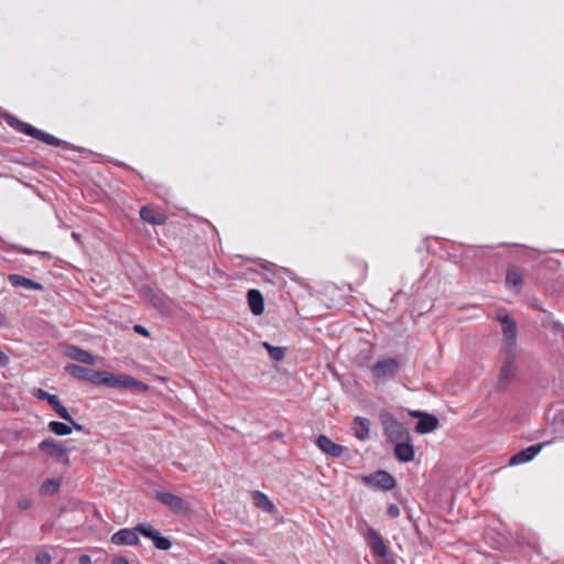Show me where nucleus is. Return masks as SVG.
<instances>
[{"label":"nucleus","mask_w":564,"mask_h":564,"mask_svg":"<svg viewBox=\"0 0 564 564\" xmlns=\"http://www.w3.org/2000/svg\"><path fill=\"white\" fill-rule=\"evenodd\" d=\"M257 263L264 270H270L272 267H274L273 263L267 261V260H263V259H259L257 261Z\"/></svg>","instance_id":"obj_38"},{"label":"nucleus","mask_w":564,"mask_h":564,"mask_svg":"<svg viewBox=\"0 0 564 564\" xmlns=\"http://www.w3.org/2000/svg\"><path fill=\"white\" fill-rule=\"evenodd\" d=\"M14 250L25 254H37L43 259H52V254L47 251H36L24 247H14Z\"/></svg>","instance_id":"obj_29"},{"label":"nucleus","mask_w":564,"mask_h":564,"mask_svg":"<svg viewBox=\"0 0 564 564\" xmlns=\"http://www.w3.org/2000/svg\"><path fill=\"white\" fill-rule=\"evenodd\" d=\"M78 564H91V557L88 554H83L78 557Z\"/></svg>","instance_id":"obj_39"},{"label":"nucleus","mask_w":564,"mask_h":564,"mask_svg":"<svg viewBox=\"0 0 564 564\" xmlns=\"http://www.w3.org/2000/svg\"><path fill=\"white\" fill-rule=\"evenodd\" d=\"M133 330L137 333V334H140L144 337H150V332L142 325L140 324H137L133 326Z\"/></svg>","instance_id":"obj_35"},{"label":"nucleus","mask_w":564,"mask_h":564,"mask_svg":"<svg viewBox=\"0 0 564 564\" xmlns=\"http://www.w3.org/2000/svg\"><path fill=\"white\" fill-rule=\"evenodd\" d=\"M39 449L48 454L51 457L55 458L58 463L64 465L69 464V452H72L73 447L64 446L58 443L56 440L48 437L43 440L39 444Z\"/></svg>","instance_id":"obj_7"},{"label":"nucleus","mask_w":564,"mask_h":564,"mask_svg":"<svg viewBox=\"0 0 564 564\" xmlns=\"http://www.w3.org/2000/svg\"><path fill=\"white\" fill-rule=\"evenodd\" d=\"M35 561L37 564H50L52 561V556L47 552H40L36 555Z\"/></svg>","instance_id":"obj_32"},{"label":"nucleus","mask_w":564,"mask_h":564,"mask_svg":"<svg viewBox=\"0 0 564 564\" xmlns=\"http://www.w3.org/2000/svg\"><path fill=\"white\" fill-rule=\"evenodd\" d=\"M155 498L159 502H161L175 513H185L186 511H188L187 502L176 495L166 491H158L155 494Z\"/></svg>","instance_id":"obj_10"},{"label":"nucleus","mask_w":564,"mask_h":564,"mask_svg":"<svg viewBox=\"0 0 564 564\" xmlns=\"http://www.w3.org/2000/svg\"><path fill=\"white\" fill-rule=\"evenodd\" d=\"M6 323H7L6 315L0 312V326L6 325Z\"/></svg>","instance_id":"obj_43"},{"label":"nucleus","mask_w":564,"mask_h":564,"mask_svg":"<svg viewBox=\"0 0 564 564\" xmlns=\"http://www.w3.org/2000/svg\"><path fill=\"white\" fill-rule=\"evenodd\" d=\"M394 455L399 462L409 463L414 459V447L410 440L394 442Z\"/></svg>","instance_id":"obj_16"},{"label":"nucleus","mask_w":564,"mask_h":564,"mask_svg":"<svg viewBox=\"0 0 564 564\" xmlns=\"http://www.w3.org/2000/svg\"><path fill=\"white\" fill-rule=\"evenodd\" d=\"M387 513L393 519L398 518L400 516V508L397 505L391 503L388 506Z\"/></svg>","instance_id":"obj_33"},{"label":"nucleus","mask_w":564,"mask_h":564,"mask_svg":"<svg viewBox=\"0 0 564 564\" xmlns=\"http://www.w3.org/2000/svg\"><path fill=\"white\" fill-rule=\"evenodd\" d=\"M497 319L501 325L502 333V350L505 354L516 351L518 339L517 323L510 314H498Z\"/></svg>","instance_id":"obj_4"},{"label":"nucleus","mask_w":564,"mask_h":564,"mask_svg":"<svg viewBox=\"0 0 564 564\" xmlns=\"http://www.w3.org/2000/svg\"><path fill=\"white\" fill-rule=\"evenodd\" d=\"M8 281L13 288H24V289L36 290V291L44 290V286L41 283L33 281L29 278H25L21 274H9Z\"/></svg>","instance_id":"obj_18"},{"label":"nucleus","mask_w":564,"mask_h":564,"mask_svg":"<svg viewBox=\"0 0 564 564\" xmlns=\"http://www.w3.org/2000/svg\"><path fill=\"white\" fill-rule=\"evenodd\" d=\"M517 373L516 366V351L510 354H506V360L500 369L499 373V387L506 384L508 381L513 379Z\"/></svg>","instance_id":"obj_14"},{"label":"nucleus","mask_w":564,"mask_h":564,"mask_svg":"<svg viewBox=\"0 0 564 564\" xmlns=\"http://www.w3.org/2000/svg\"><path fill=\"white\" fill-rule=\"evenodd\" d=\"M253 499H254L257 506L262 507L268 512H273L275 510V507L272 503V501L263 492L254 491Z\"/></svg>","instance_id":"obj_28"},{"label":"nucleus","mask_w":564,"mask_h":564,"mask_svg":"<svg viewBox=\"0 0 564 564\" xmlns=\"http://www.w3.org/2000/svg\"><path fill=\"white\" fill-rule=\"evenodd\" d=\"M425 413L426 412H422V411H412L410 414H411V416L420 420L422 417V415H424Z\"/></svg>","instance_id":"obj_41"},{"label":"nucleus","mask_w":564,"mask_h":564,"mask_svg":"<svg viewBox=\"0 0 564 564\" xmlns=\"http://www.w3.org/2000/svg\"><path fill=\"white\" fill-rule=\"evenodd\" d=\"M368 545L375 557L383 558L388 555V547L382 536L373 529H367Z\"/></svg>","instance_id":"obj_12"},{"label":"nucleus","mask_w":564,"mask_h":564,"mask_svg":"<svg viewBox=\"0 0 564 564\" xmlns=\"http://www.w3.org/2000/svg\"><path fill=\"white\" fill-rule=\"evenodd\" d=\"M66 355L68 358L82 364L94 366L97 362L96 357L89 351L74 345L68 346Z\"/></svg>","instance_id":"obj_17"},{"label":"nucleus","mask_w":564,"mask_h":564,"mask_svg":"<svg viewBox=\"0 0 564 564\" xmlns=\"http://www.w3.org/2000/svg\"><path fill=\"white\" fill-rule=\"evenodd\" d=\"M33 395L39 400H45L48 402L51 397H53L54 394H51L43 389H34Z\"/></svg>","instance_id":"obj_31"},{"label":"nucleus","mask_w":564,"mask_h":564,"mask_svg":"<svg viewBox=\"0 0 564 564\" xmlns=\"http://www.w3.org/2000/svg\"><path fill=\"white\" fill-rule=\"evenodd\" d=\"M64 370L75 379L98 386L137 390L140 392L149 390V386L147 383L129 375L116 376L109 371L94 370L77 364H68L64 367Z\"/></svg>","instance_id":"obj_1"},{"label":"nucleus","mask_w":564,"mask_h":564,"mask_svg":"<svg viewBox=\"0 0 564 564\" xmlns=\"http://www.w3.org/2000/svg\"><path fill=\"white\" fill-rule=\"evenodd\" d=\"M462 247H463V256L468 259L478 257L479 253L481 252L480 248H477L475 246L463 245Z\"/></svg>","instance_id":"obj_30"},{"label":"nucleus","mask_w":564,"mask_h":564,"mask_svg":"<svg viewBox=\"0 0 564 564\" xmlns=\"http://www.w3.org/2000/svg\"><path fill=\"white\" fill-rule=\"evenodd\" d=\"M523 284V274L520 268L510 265L506 274V285L519 290Z\"/></svg>","instance_id":"obj_22"},{"label":"nucleus","mask_w":564,"mask_h":564,"mask_svg":"<svg viewBox=\"0 0 564 564\" xmlns=\"http://www.w3.org/2000/svg\"><path fill=\"white\" fill-rule=\"evenodd\" d=\"M140 217L142 220L151 225H161L164 223V216L155 213L152 208L147 206H143L140 209Z\"/></svg>","instance_id":"obj_23"},{"label":"nucleus","mask_w":564,"mask_h":564,"mask_svg":"<svg viewBox=\"0 0 564 564\" xmlns=\"http://www.w3.org/2000/svg\"><path fill=\"white\" fill-rule=\"evenodd\" d=\"M262 346L267 349L269 357L274 361H281L285 357V348L279 346H272L271 344L264 341Z\"/></svg>","instance_id":"obj_26"},{"label":"nucleus","mask_w":564,"mask_h":564,"mask_svg":"<svg viewBox=\"0 0 564 564\" xmlns=\"http://www.w3.org/2000/svg\"><path fill=\"white\" fill-rule=\"evenodd\" d=\"M379 421L388 442L394 443L402 440H411L408 429L391 412L381 410L379 412Z\"/></svg>","instance_id":"obj_3"},{"label":"nucleus","mask_w":564,"mask_h":564,"mask_svg":"<svg viewBox=\"0 0 564 564\" xmlns=\"http://www.w3.org/2000/svg\"><path fill=\"white\" fill-rule=\"evenodd\" d=\"M315 443L323 453L334 458L340 457L347 451L345 446L334 443L326 435H319Z\"/></svg>","instance_id":"obj_13"},{"label":"nucleus","mask_w":564,"mask_h":564,"mask_svg":"<svg viewBox=\"0 0 564 564\" xmlns=\"http://www.w3.org/2000/svg\"><path fill=\"white\" fill-rule=\"evenodd\" d=\"M401 369V361L399 358H386L377 361L371 367V375L373 381L378 383H384L395 377Z\"/></svg>","instance_id":"obj_5"},{"label":"nucleus","mask_w":564,"mask_h":564,"mask_svg":"<svg viewBox=\"0 0 564 564\" xmlns=\"http://www.w3.org/2000/svg\"><path fill=\"white\" fill-rule=\"evenodd\" d=\"M137 530L140 531V534H142L143 536L151 539L156 549L161 551H167L172 547L171 540L161 535L160 531L154 529L153 527L144 523H139L137 525Z\"/></svg>","instance_id":"obj_9"},{"label":"nucleus","mask_w":564,"mask_h":564,"mask_svg":"<svg viewBox=\"0 0 564 564\" xmlns=\"http://www.w3.org/2000/svg\"><path fill=\"white\" fill-rule=\"evenodd\" d=\"M112 564H129V562L126 557L118 556L112 560Z\"/></svg>","instance_id":"obj_40"},{"label":"nucleus","mask_w":564,"mask_h":564,"mask_svg":"<svg viewBox=\"0 0 564 564\" xmlns=\"http://www.w3.org/2000/svg\"><path fill=\"white\" fill-rule=\"evenodd\" d=\"M32 506V499L28 497H23L18 501V507L21 510H28Z\"/></svg>","instance_id":"obj_34"},{"label":"nucleus","mask_w":564,"mask_h":564,"mask_svg":"<svg viewBox=\"0 0 564 564\" xmlns=\"http://www.w3.org/2000/svg\"><path fill=\"white\" fill-rule=\"evenodd\" d=\"M140 294L161 314L169 315L172 312V301L163 292L143 286Z\"/></svg>","instance_id":"obj_6"},{"label":"nucleus","mask_w":564,"mask_h":564,"mask_svg":"<svg viewBox=\"0 0 564 564\" xmlns=\"http://www.w3.org/2000/svg\"><path fill=\"white\" fill-rule=\"evenodd\" d=\"M140 531L134 528H124L111 535V543L116 545H137L139 544Z\"/></svg>","instance_id":"obj_11"},{"label":"nucleus","mask_w":564,"mask_h":564,"mask_svg":"<svg viewBox=\"0 0 564 564\" xmlns=\"http://www.w3.org/2000/svg\"><path fill=\"white\" fill-rule=\"evenodd\" d=\"M542 447L543 444H533L524 449H521L509 459V464L511 466H516L528 463L541 452Z\"/></svg>","instance_id":"obj_15"},{"label":"nucleus","mask_w":564,"mask_h":564,"mask_svg":"<svg viewBox=\"0 0 564 564\" xmlns=\"http://www.w3.org/2000/svg\"><path fill=\"white\" fill-rule=\"evenodd\" d=\"M70 423V427H73V430H76V431H79V432H85V433H89L84 425L77 423L73 417H72V421H68Z\"/></svg>","instance_id":"obj_36"},{"label":"nucleus","mask_w":564,"mask_h":564,"mask_svg":"<svg viewBox=\"0 0 564 564\" xmlns=\"http://www.w3.org/2000/svg\"><path fill=\"white\" fill-rule=\"evenodd\" d=\"M6 119V122L12 127L13 129H15L18 132H21L23 134H26V135H30V137H33L48 145H54V147H61L63 148L64 150H72L73 149V145L67 142V141H64V140H61L45 131H42L33 126H31L30 123H26V122H23L21 121L20 119L15 118L14 116L12 115H7L4 117Z\"/></svg>","instance_id":"obj_2"},{"label":"nucleus","mask_w":564,"mask_h":564,"mask_svg":"<svg viewBox=\"0 0 564 564\" xmlns=\"http://www.w3.org/2000/svg\"><path fill=\"white\" fill-rule=\"evenodd\" d=\"M72 238H73L76 242L80 243V235H79V234H77V232H75V231H74V232H72Z\"/></svg>","instance_id":"obj_42"},{"label":"nucleus","mask_w":564,"mask_h":564,"mask_svg":"<svg viewBox=\"0 0 564 564\" xmlns=\"http://www.w3.org/2000/svg\"><path fill=\"white\" fill-rule=\"evenodd\" d=\"M370 420L364 416H356L352 420L354 435L358 441H366L369 438Z\"/></svg>","instance_id":"obj_19"},{"label":"nucleus","mask_w":564,"mask_h":564,"mask_svg":"<svg viewBox=\"0 0 564 564\" xmlns=\"http://www.w3.org/2000/svg\"><path fill=\"white\" fill-rule=\"evenodd\" d=\"M62 486L61 479H45L41 485L40 491L42 495H53Z\"/></svg>","instance_id":"obj_27"},{"label":"nucleus","mask_w":564,"mask_h":564,"mask_svg":"<svg viewBox=\"0 0 564 564\" xmlns=\"http://www.w3.org/2000/svg\"><path fill=\"white\" fill-rule=\"evenodd\" d=\"M10 364V358L0 349V367H7Z\"/></svg>","instance_id":"obj_37"},{"label":"nucleus","mask_w":564,"mask_h":564,"mask_svg":"<svg viewBox=\"0 0 564 564\" xmlns=\"http://www.w3.org/2000/svg\"><path fill=\"white\" fill-rule=\"evenodd\" d=\"M48 404L54 409V411L61 419L65 421H72V415L69 411L61 403L58 395L54 394L53 397H51Z\"/></svg>","instance_id":"obj_24"},{"label":"nucleus","mask_w":564,"mask_h":564,"mask_svg":"<svg viewBox=\"0 0 564 564\" xmlns=\"http://www.w3.org/2000/svg\"><path fill=\"white\" fill-rule=\"evenodd\" d=\"M438 425V419L434 414L425 413L415 425V432L427 434L433 432Z\"/></svg>","instance_id":"obj_21"},{"label":"nucleus","mask_w":564,"mask_h":564,"mask_svg":"<svg viewBox=\"0 0 564 564\" xmlns=\"http://www.w3.org/2000/svg\"><path fill=\"white\" fill-rule=\"evenodd\" d=\"M361 481L369 488L375 490H391L395 487L394 477L386 470H377L369 475L362 476Z\"/></svg>","instance_id":"obj_8"},{"label":"nucleus","mask_w":564,"mask_h":564,"mask_svg":"<svg viewBox=\"0 0 564 564\" xmlns=\"http://www.w3.org/2000/svg\"><path fill=\"white\" fill-rule=\"evenodd\" d=\"M247 300L250 307V311L253 315H261L264 311V300L263 295L259 290L251 289L247 293Z\"/></svg>","instance_id":"obj_20"},{"label":"nucleus","mask_w":564,"mask_h":564,"mask_svg":"<svg viewBox=\"0 0 564 564\" xmlns=\"http://www.w3.org/2000/svg\"><path fill=\"white\" fill-rule=\"evenodd\" d=\"M47 430L56 435L64 436L69 435L73 431V427L63 422L51 421L47 424Z\"/></svg>","instance_id":"obj_25"}]
</instances>
